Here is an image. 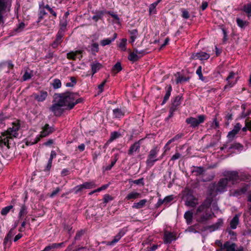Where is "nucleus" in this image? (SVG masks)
Wrapping results in <instances>:
<instances>
[{"label": "nucleus", "instance_id": "obj_1", "mask_svg": "<svg viewBox=\"0 0 251 251\" xmlns=\"http://www.w3.org/2000/svg\"><path fill=\"white\" fill-rule=\"evenodd\" d=\"M56 100L64 106H67L69 109H72L75 105L81 102L82 99L78 98V94L77 93H72L67 92L64 93L55 94Z\"/></svg>", "mask_w": 251, "mask_h": 251}, {"label": "nucleus", "instance_id": "obj_2", "mask_svg": "<svg viewBox=\"0 0 251 251\" xmlns=\"http://www.w3.org/2000/svg\"><path fill=\"white\" fill-rule=\"evenodd\" d=\"M20 128L18 124H13L12 127H9L7 130L1 133L0 136V146H6L9 148L10 141L13 137H18L19 134L17 131Z\"/></svg>", "mask_w": 251, "mask_h": 251}, {"label": "nucleus", "instance_id": "obj_3", "mask_svg": "<svg viewBox=\"0 0 251 251\" xmlns=\"http://www.w3.org/2000/svg\"><path fill=\"white\" fill-rule=\"evenodd\" d=\"M225 176L228 179V182L231 181L232 184L237 183L240 181L249 180L251 179L250 175L244 173L239 174L236 171L227 172Z\"/></svg>", "mask_w": 251, "mask_h": 251}, {"label": "nucleus", "instance_id": "obj_4", "mask_svg": "<svg viewBox=\"0 0 251 251\" xmlns=\"http://www.w3.org/2000/svg\"><path fill=\"white\" fill-rule=\"evenodd\" d=\"M159 151V149L157 147H154L150 151L146 161V164L148 167H152L154 165V163L159 160V158H157V155ZM161 158H162L161 157L159 159H161Z\"/></svg>", "mask_w": 251, "mask_h": 251}, {"label": "nucleus", "instance_id": "obj_5", "mask_svg": "<svg viewBox=\"0 0 251 251\" xmlns=\"http://www.w3.org/2000/svg\"><path fill=\"white\" fill-rule=\"evenodd\" d=\"M55 130L53 126H50L49 124H46L42 128L40 132V134L38 135L34 140L33 144L37 143L40 139L43 137H46L52 133Z\"/></svg>", "mask_w": 251, "mask_h": 251}, {"label": "nucleus", "instance_id": "obj_6", "mask_svg": "<svg viewBox=\"0 0 251 251\" xmlns=\"http://www.w3.org/2000/svg\"><path fill=\"white\" fill-rule=\"evenodd\" d=\"M205 116L203 115H200L197 118L190 117L186 119V123L190 125L192 127L198 126L200 124L204 122Z\"/></svg>", "mask_w": 251, "mask_h": 251}, {"label": "nucleus", "instance_id": "obj_7", "mask_svg": "<svg viewBox=\"0 0 251 251\" xmlns=\"http://www.w3.org/2000/svg\"><path fill=\"white\" fill-rule=\"evenodd\" d=\"M236 244L235 243L226 242L224 245H221V248L216 251H244L242 247L235 250Z\"/></svg>", "mask_w": 251, "mask_h": 251}, {"label": "nucleus", "instance_id": "obj_8", "mask_svg": "<svg viewBox=\"0 0 251 251\" xmlns=\"http://www.w3.org/2000/svg\"><path fill=\"white\" fill-rule=\"evenodd\" d=\"M226 80L227 84L224 87L225 90L232 87L237 83L238 77L236 76L235 73L230 72Z\"/></svg>", "mask_w": 251, "mask_h": 251}, {"label": "nucleus", "instance_id": "obj_9", "mask_svg": "<svg viewBox=\"0 0 251 251\" xmlns=\"http://www.w3.org/2000/svg\"><path fill=\"white\" fill-rule=\"evenodd\" d=\"M228 184V179L227 178L221 179L218 183L214 186V188L216 192H223L226 190V187Z\"/></svg>", "mask_w": 251, "mask_h": 251}, {"label": "nucleus", "instance_id": "obj_10", "mask_svg": "<svg viewBox=\"0 0 251 251\" xmlns=\"http://www.w3.org/2000/svg\"><path fill=\"white\" fill-rule=\"evenodd\" d=\"M54 104L50 107V109L56 116L60 115L61 113V107L64 106L60 104L58 100L55 99V96L54 98Z\"/></svg>", "mask_w": 251, "mask_h": 251}, {"label": "nucleus", "instance_id": "obj_11", "mask_svg": "<svg viewBox=\"0 0 251 251\" xmlns=\"http://www.w3.org/2000/svg\"><path fill=\"white\" fill-rule=\"evenodd\" d=\"M212 201V200L211 198L207 199L202 204L198 207L196 214H198L209 208L211 205Z\"/></svg>", "mask_w": 251, "mask_h": 251}, {"label": "nucleus", "instance_id": "obj_12", "mask_svg": "<svg viewBox=\"0 0 251 251\" xmlns=\"http://www.w3.org/2000/svg\"><path fill=\"white\" fill-rule=\"evenodd\" d=\"M48 94L47 91H41L37 93L33 94V96L35 100L38 102L44 101L47 98Z\"/></svg>", "mask_w": 251, "mask_h": 251}, {"label": "nucleus", "instance_id": "obj_13", "mask_svg": "<svg viewBox=\"0 0 251 251\" xmlns=\"http://www.w3.org/2000/svg\"><path fill=\"white\" fill-rule=\"evenodd\" d=\"M223 220L222 219H219L215 224L206 227L204 230L208 229L210 232L214 231L221 227L223 226Z\"/></svg>", "mask_w": 251, "mask_h": 251}, {"label": "nucleus", "instance_id": "obj_14", "mask_svg": "<svg viewBox=\"0 0 251 251\" xmlns=\"http://www.w3.org/2000/svg\"><path fill=\"white\" fill-rule=\"evenodd\" d=\"M192 58L194 59H200L201 60L208 59L210 57L209 54L204 52H200L196 53L193 54L192 55Z\"/></svg>", "mask_w": 251, "mask_h": 251}, {"label": "nucleus", "instance_id": "obj_15", "mask_svg": "<svg viewBox=\"0 0 251 251\" xmlns=\"http://www.w3.org/2000/svg\"><path fill=\"white\" fill-rule=\"evenodd\" d=\"M141 197V194L136 191H131L129 192L125 198V201L135 200Z\"/></svg>", "mask_w": 251, "mask_h": 251}, {"label": "nucleus", "instance_id": "obj_16", "mask_svg": "<svg viewBox=\"0 0 251 251\" xmlns=\"http://www.w3.org/2000/svg\"><path fill=\"white\" fill-rule=\"evenodd\" d=\"M241 127L242 126L239 123H237L234 126L233 129L228 132L227 134V137L229 139H233L235 135L241 129Z\"/></svg>", "mask_w": 251, "mask_h": 251}, {"label": "nucleus", "instance_id": "obj_17", "mask_svg": "<svg viewBox=\"0 0 251 251\" xmlns=\"http://www.w3.org/2000/svg\"><path fill=\"white\" fill-rule=\"evenodd\" d=\"M64 34H63L61 31L58 32L56 39L51 44V46L54 49L56 48L61 43L62 41V38Z\"/></svg>", "mask_w": 251, "mask_h": 251}, {"label": "nucleus", "instance_id": "obj_18", "mask_svg": "<svg viewBox=\"0 0 251 251\" xmlns=\"http://www.w3.org/2000/svg\"><path fill=\"white\" fill-rule=\"evenodd\" d=\"M239 224V216L235 215L230 222V228L232 229H235L237 228Z\"/></svg>", "mask_w": 251, "mask_h": 251}, {"label": "nucleus", "instance_id": "obj_19", "mask_svg": "<svg viewBox=\"0 0 251 251\" xmlns=\"http://www.w3.org/2000/svg\"><path fill=\"white\" fill-rule=\"evenodd\" d=\"M198 204L197 200L193 196L191 197L189 199L188 198L185 201V204L190 207H194Z\"/></svg>", "mask_w": 251, "mask_h": 251}, {"label": "nucleus", "instance_id": "obj_20", "mask_svg": "<svg viewBox=\"0 0 251 251\" xmlns=\"http://www.w3.org/2000/svg\"><path fill=\"white\" fill-rule=\"evenodd\" d=\"M247 190V188L246 187H244L239 189L236 190L233 192H231L230 195L233 197H238L241 196V195L245 193Z\"/></svg>", "mask_w": 251, "mask_h": 251}, {"label": "nucleus", "instance_id": "obj_21", "mask_svg": "<svg viewBox=\"0 0 251 251\" xmlns=\"http://www.w3.org/2000/svg\"><path fill=\"white\" fill-rule=\"evenodd\" d=\"M140 147V141L135 142L131 146L128 151V154L129 155H132L134 152L138 151Z\"/></svg>", "mask_w": 251, "mask_h": 251}, {"label": "nucleus", "instance_id": "obj_22", "mask_svg": "<svg viewBox=\"0 0 251 251\" xmlns=\"http://www.w3.org/2000/svg\"><path fill=\"white\" fill-rule=\"evenodd\" d=\"M241 10L247 14L248 18L251 17V2L245 4Z\"/></svg>", "mask_w": 251, "mask_h": 251}, {"label": "nucleus", "instance_id": "obj_23", "mask_svg": "<svg viewBox=\"0 0 251 251\" xmlns=\"http://www.w3.org/2000/svg\"><path fill=\"white\" fill-rule=\"evenodd\" d=\"M147 202V200L146 199H143L137 202L134 203L132 207L135 209H140L145 206Z\"/></svg>", "mask_w": 251, "mask_h": 251}, {"label": "nucleus", "instance_id": "obj_24", "mask_svg": "<svg viewBox=\"0 0 251 251\" xmlns=\"http://www.w3.org/2000/svg\"><path fill=\"white\" fill-rule=\"evenodd\" d=\"M117 34L116 33H114L113 35V37L111 39L110 38H106L103 40H102L100 44L102 46H105L106 45H108L110 44L113 41L115 40V39L117 38Z\"/></svg>", "mask_w": 251, "mask_h": 251}, {"label": "nucleus", "instance_id": "obj_25", "mask_svg": "<svg viewBox=\"0 0 251 251\" xmlns=\"http://www.w3.org/2000/svg\"><path fill=\"white\" fill-rule=\"evenodd\" d=\"M166 94L164 97L163 100L162 102V105H163L166 103V102L169 99V98L171 95V92L172 90V86H171V85H168L167 86V87L166 88Z\"/></svg>", "mask_w": 251, "mask_h": 251}, {"label": "nucleus", "instance_id": "obj_26", "mask_svg": "<svg viewBox=\"0 0 251 251\" xmlns=\"http://www.w3.org/2000/svg\"><path fill=\"white\" fill-rule=\"evenodd\" d=\"M193 212L190 211H187L185 213L184 217L188 225L191 224L193 219Z\"/></svg>", "mask_w": 251, "mask_h": 251}, {"label": "nucleus", "instance_id": "obj_27", "mask_svg": "<svg viewBox=\"0 0 251 251\" xmlns=\"http://www.w3.org/2000/svg\"><path fill=\"white\" fill-rule=\"evenodd\" d=\"M130 33V40L129 42L132 44L135 40V39L137 38L138 36V30L136 29H134L133 30L129 31Z\"/></svg>", "mask_w": 251, "mask_h": 251}, {"label": "nucleus", "instance_id": "obj_28", "mask_svg": "<svg viewBox=\"0 0 251 251\" xmlns=\"http://www.w3.org/2000/svg\"><path fill=\"white\" fill-rule=\"evenodd\" d=\"M42 8L48 9L50 14H51L55 17H56L57 15L56 12L51 8H50L48 4L45 5L44 3L42 2L39 4V8L41 9Z\"/></svg>", "mask_w": 251, "mask_h": 251}, {"label": "nucleus", "instance_id": "obj_29", "mask_svg": "<svg viewBox=\"0 0 251 251\" xmlns=\"http://www.w3.org/2000/svg\"><path fill=\"white\" fill-rule=\"evenodd\" d=\"M139 58H140V56L138 54H137V53L135 52L134 50L133 52H130L129 56L128 57V59L134 62L136 61H137Z\"/></svg>", "mask_w": 251, "mask_h": 251}, {"label": "nucleus", "instance_id": "obj_30", "mask_svg": "<svg viewBox=\"0 0 251 251\" xmlns=\"http://www.w3.org/2000/svg\"><path fill=\"white\" fill-rule=\"evenodd\" d=\"M114 118H120L125 115V112L119 108H116L113 110Z\"/></svg>", "mask_w": 251, "mask_h": 251}, {"label": "nucleus", "instance_id": "obj_31", "mask_svg": "<svg viewBox=\"0 0 251 251\" xmlns=\"http://www.w3.org/2000/svg\"><path fill=\"white\" fill-rule=\"evenodd\" d=\"M102 67L101 64L99 62H94L91 65V69L93 75L95 74Z\"/></svg>", "mask_w": 251, "mask_h": 251}, {"label": "nucleus", "instance_id": "obj_32", "mask_svg": "<svg viewBox=\"0 0 251 251\" xmlns=\"http://www.w3.org/2000/svg\"><path fill=\"white\" fill-rule=\"evenodd\" d=\"M124 233L122 232H120L117 235L114 237V239L111 242H108L107 245H113L114 244L118 242L119 240L121 238V237L124 235Z\"/></svg>", "mask_w": 251, "mask_h": 251}, {"label": "nucleus", "instance_id": "obj_33", "mask_svg": "<svg viewBox=\"0 0 251 251\" xmlns=\"http://www.w3.org/2000/svg\"><path fill=\"white\" fill-rule=\"evenodd\" d=\"M81 51L80 50H76L75 51H71L67 53V56L68 59H75L76 56L78 54H80Z\"/></svg>", "mask_w": 251, "mask_h": 251}, {"label": "nucleus", "instance_id": "obj_34", "mask_svg": "<svg viewBox=\"0 0 251 251\" xmlns=\"http://www.w3.org/2000/svg\"><path fill=\"white\" fill-rule=\"evenodd\" d=\"M15 233L13 232V230L11 229L6 235V236L4 238V244L5 245L8 243V242L11 243V239L12 238V237L14 236Z\"/></svg>", "mask_w": 251, "mask_h": 251}, {"label": "nucleus", "instance_id": "obj_35", "mask_svg": "<svg viewBox=\"0 0 251 251\" xmlns=\"http://www.w3.org/2000/svg\"><path fill=\"white\" fill-rule=\"evenodd\" d=\"M67 25V20L66 18L63 19L60 22V28L58 31V32H61L63 34H64V31L65 30L66 26Z\"/></svg>", "mask_w": 251, "mask_h": 251}, {"label": "nucleus", "instance_id": "obj_36", "mask_svg": "<svg viewBox=\"0 0 251 251\" xmlns=\"http://www.w3.org/2000/svg\"><path fill=\"white\" fill-rule=\"evenodd\" d=\"M181 97L179 96H176L172 102V105L171 107H174L176 109L177 107L180 104Z\"/></svg>", "mask_w": 251, "mask_h": 251}, {"label": "nucleus", "instance_id": "obj_37", "mask_svg": "<svg viewBox=\"0 0 251 251\" xmlns=\"http://www.w3.org/2000/svg\"><path fill=\"white\" fill-rule=\"evenodd\" d=\"M84 189H90L95 188L96 185L94 181L85 182L82 184Z\"/></svg>", "mask_w": 251, "mask_h": 251}, {"label": "nucleus", "instance_id": "obj_38", "mask_svg": "<svg viewBox=\"0 0 251 251\" xmlns=\"http://www.w3.org/2000/svg\"><path fill=\"white\" fill-rule=\"evenodd\" d=\"M211 217L212 214L208 213H205L201 217V218L198 220V222L202 223L207 221L209 219H210Z\"/></svg>", "mask_w": 251, "mask_h": 251}, {"label": "nucleus", "instance_id": "obj_39", "mask_svg": "<svg viewBox=\"0 0 251 251\" xmlns=\"http://www.w3.org/2000/svg\"><path fill=\"white\" fill-rule=\"evenodd\" d=\"M85 232V231L83 229H81V230L77 231V233H76L75 237V239H74L75 241L70 247L72 246L73 245H74L75 244V241L80 240L81 237L84 235Z\"/></svg>", "mask_w": 251, "mask_h": 251}, {"label": "nucleus", "instance_id": "obj_40", "mask_svg": "<svg viewBox=\"0 0 251 251\" xmlns=\"http://www.w3.org/2000/svg\"><path fill=\"white\" fill-rule=\"evenodd\" d=\"M62 244V243L59 244H52L51 245L47 246L43 250L41 251H49L51 250H53L60 247Z\"/></svg>", "mask_w": 251, "mask_h": 251}, {"label": "nucleus", "instance_id": "obj_41", "mask_svg": "<svg viewBox=\"0 0 251 251\" xmlns=\"http://www.w3.org/2000/svg\"><path fill=\"white\" fill-rule=\"evenodd\" d=\"M164 238L165 243H171L173 240V236L171 233H165Z\"/></svg>", "mask_w": 251, "mask_h": 251}, {"label": "nucleus", "instance_id": "obj_42", "mask_svg": "<svg viewBox=\"0 0 251 251\" xmlns=\"http://www.w3.org/2000/svg\"><path fill=\"white\" fill-rule=\"evenodd\" d=\"M27 208L24 205L22 204L21 205V209L19 213V218H21L24 216L25 215L27 214Z\"/></svg>", "mask_w": 251, "mask_h": 251}, {"label": "nucleus", "instance_id": "obj_43", "mask_svg": "<svg viewBox=\"0 0 251 251\" xmlns=\"http://www.w3.org/2000/svg\"><path fill=\"white\" fill-rule=\"evenodd\" d=\"M83 190H84L83 186L82 184L78 185L75 187L72 190H71V192L74 191L75 194H77L78 193L82 192Z\"/></svg>", "mask_w": 251, "mask_h": 251}, {"label": "nucleus", "instance_id": "obj_44", "mask_svg": "<svg viewBox=\"0 0 251 251\" xmlns=\"http://www.w3.org/2000/svg\"><path fill=\"white\" fill-rule=\"evenodd\" d=\"M237 25L241 28H243L248 25V23L246 21H243L240 18L236 19Z\"/></svg>", "mask_w": 251, "mask_h": 251}, {"label": "nucleus", "instance_id": "obj_45", "mask_svg": "<svg viewBox=\"0 0 251 251\" xmlns=\"http://www.w3.org/2000/svg\"><path fill=\"white\" fill-rule=\"evenodd\" d=\"M51 84L54 89H58L60 88L61 86V81L60 79L57 78L54 79Z\"/></svg>", "mask_w": 251, "mask_h": 251}, {"label": "nucleus", "instance_id": "obj_46", "mask_svg": "<svg viewBox=\"0 0 251 251\" xmlns=\"http://www.w3.org/2000/svg\"><path fill=\"white\" fill-rule=\"evenodd\" d=\"M103 15V12L102 11H98L96 14L92 17V19L95 22H97L99 20L102 18Z\"/></svg>", "mask_w": 251, "mask_h": 251}, {"label": "nucleus", "instance_id": "obj_47", "mask_svg": "<svg viewBox=\"0 0 251 251\" xmlns=\"http://www.w3.org/2000/svg\"><path fill=\"white\" fill-rule=\"evenodd\" d=\"M91 50L93 54H95L96 52H98L99 50L98 44L96 43L92 44L91 46Z\"/></svg>", "mask_w": 251, "mask_h": 251}, {"label": "nucleus", "instance_id": "obj_48", "mask_svg": "<svg viewBox=\"0 0 251 251\" xmlns=\"http://www.w3.org/2000/svg\"><path fill=\"white\" fill-rule=\"evenodd\" d=\"M127 40L126 38H123L121 40L120 43L119 44V47L122 50H126V44Z\"/></svg>", "mask_w": 251, "mask_h": 251}, {"label": "nucleus", "instance_id": "obj_49", "mask_svg": "<svg viewBox=\"0 0 251 251\" xmlns=\"http://www.w3.org/2000/svg\"><path fill=\"white\" fill-rule=\"evenodd\" d=\"M122 70L121 64L119 62H117L112 68V71L115 73H117Z\"/></svg>", "mask_w": 251, "mask_h": 251}, {"label": "nucleus", "instance_id": "obj_50", "mask_svg": "<svg viewBox=\"0 0 251 251\" xmlns=\"http://www.w3.org/2000/svg\"><path fill=\"white\" fill-rule=\"evenodd\" d=\"M12 208V205H9L3 208L1 210V215H6Z\"/></svg>", "mask_w": 251, "mask_h": 251}, {"label": "nucleus", "instance_id": "obj_51", "mask_svg": "<svg viewBox=\"0 0 251 251\" xmlns=\"http://www.w3.org/2000/svg\"><path fill=\"white\" fill-rule=\"evenodd\" d=\"M189 79V77H186L182 75L179 76L177 78L176 82V83H182L183 82L187 81Z\"/></svg>", "mask_w": 251, "mask_h": 251}, {"label": "nucleus", "instance_id": "obj_52", "mask_svg": "<svg viewBox=\"0 0 251 251\" xmlns=\"http://www.w3.org/2000/svg\"><path fill=\"white\" fill-rule=\"evenodd\" d=\"M202 68L201 66H199L196 71V74L198 75L199 79L201 81H204V77L203 76L202 74Z\"/></svg>", "mask_w": 251, "mask_h": 251}, {"label": "nucleus", "instance_id": "obj_53", "mask_svg": "<svg viewBox=\"0 0 251 251\" xmlns=\"http://www.w3.org/2000/svg\"><path fill=\"white\" fill-rule=\"evenodd\" d=\"M120 135V134L118 132H113L111 133L110 138L109 140V141L112 142L115 139L118 138Z\"/></svg>", "mask_w": 251, "mask_h": 251}, {"label": "nucleus", "instance_id": "obj_54", "mask_svg": "<svg viewBox=\"0 0 251 251\" xmlns=\"http://www.w3.org/2000/svg\"><path fill=\"white\" fill-rule=\"evenodd\" d=\"M117 160V158L115 157L114 159L111 161V164L109 165H108L105 167V170H109L112 167L115 165L116 161Z\"/></svg>", "mask_w": 251, "mask_h": 251}, {"label": "nucleus", "instance_id": "obj_55", "mask_svg": "<svg viewBox=\"0 0 251 251\" xmlns=\"http://www.w3.org/2000/svg\"><path fill=\"white\" fill-rule=\"evenodd\" d=\"M181 11H182V17L183 18L186 19L189 18L190 15H189V12L187 10L183 9Z\"/></svg>", "mask_w": 251, "mask_h": 251}, {"label": "nucleus", "instance_id": "obj_56", "mask_svg": "<svg viewBox=\"0 0 251 251\" xmlns=\"http://www.w3.org/2000/svg\"><path fill=\"white\" fill-rule=\"evenodd\" d=\"M174 199L173 195H170L166 197L164 199L163 201H164V203L168 204L169 202L171 201Z\"/></svg>", "mask_w": 251, "mask_h": 251}, {"label": "nucleus", "instance_id": "obj_57", "mask_svg": "<svg viewBox=\"0 0 251 251\" xmlns=\"http://www.w3.org/2000/svg\"><path fill=\"white\" fill-rule=\"evenodd\" d=\"M156 6H157V4L155 2L151 4L150 5L149 12L150 14L152 13V12H153L155 11V8H156Z\"/></svg>", "mask_w": 251, "mask_h": 251}, {"label": "nucleus", "instance_id": "obj_58", "mask_svg": "<svg viewBox=\"0 0 251 251\" xmlns=\"http://www.w3.org/2000/svg\"><path fill=\"white\" fill-rule=\"evenodd\" d=\"M31 77V74L30 73L26 72L23 75V79L26 80L30 79Z\"/></svg>", "mask_w": 251, "mask_h": 251}, {"label": "nucleus", "instance_id": "obj_59", "mask_svg": "<svg viewBox=\"0 0 251 251\" xmlns=\"http://www.w3.org/2000/svg\"><path fill=\"white\" fill-rule=\"evenodd\" d=\"M134 50L137 54L140 56V58L146 53V51L144 50H138L137 49H134Z\"/></svg>", "mask_w": 251, "mask_h": 251}, {"label": "nucleus", "instance_id": "obj_60", "mask_svg": "<svg viewBox=\"0 0 251 251\" xmlns=\"http://www.w3.org/2000/svg\"><path fill=\"white\" fill-rule=\"evenodd\" d=\"M193 172L197 173V175H201L203 172V169L201 167H197L193 171Z\"/></svg>", "mask_w": 251, "mask_h": 251}, {"label": "nucleus", "instance_id": "obj_61", "mask_svg": "<svg viewBox=\"0 0 251 251\" xmlns=\"http://www.w3.org/2000/svg\"><path fill=\"white\" fill-rule=\"evenodd\" d=\"M112 200V198L109 195H105L103 198V201L105 203H107L108 201Z\"/></svg>", "mask_w": 251, "mask_h": 251}, {"label": "nucleus", "instance_id": "obj_62", "mask_svg": "<svg viewBox=\"0 0 251 251\" xmlns=\"http://www.w3.org/2000/svg\"><path fill=\"white\" fill-rule=\"evenodd\" d=\"M60 189L58 187L56 188L55 190H53L51 193L50 195V197L53 198L56 195H57L60 191Z\"/></svg>", "mask_w": 251, "mask_h": 251}, {"label": "nucleus", "instance_id": "obj_63", "mask_svg": "<svg viewBox=\"0 0 251 251\" xmlns=\"http://www.w3.org/2000/svg\"><path fill=\"white\" fill-rule=\"evenodd\" d=\"M106 82V80L103 81V82L98 86V89L99 90V93H101L103 91V88Z\"/></svg>", "mask_w": 251, "mask_h": 251}, {"label": "nucleus", "instance_id": "obj_64", "mask_svg": "<svg viewBox=\"0 0 251 251\" xmlns=\"http://www.w3.org/2000/svg\"><path fill=\"white\" fill-rule=\"evenodd\" d=\"M181 155L179 153H176L171 158L172 160H175L178 159L180 157Z\"/></svg>", "mask_w": 251, "mask_h": 251}]
</instances>
